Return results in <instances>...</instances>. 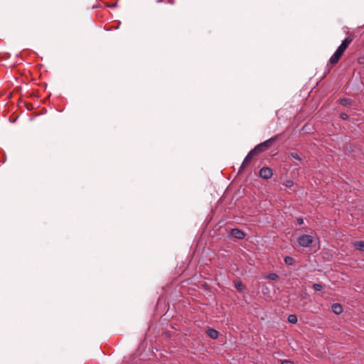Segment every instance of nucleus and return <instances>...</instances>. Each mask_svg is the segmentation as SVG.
<instances>
[{"mask_svg": "<svg viewBox=\"0 0 364 364\" xmlns=\"http://www.w3.org/2000/svg\"><path fill=\"white\" fill-rule=\"evenodd\" d=\"M267 278L271 280H277L279 279V276L275 273H271L267 275Z\"/></svg>", "mask_w": 364, "mask_h": 364, "instance_id": "nucleus-14", "label": "nucleus"}, {"mask_svg": "<svg viewBox=\"0 0 364 364\" xmlns=\"http://www.w3.org/2000/svg\"><path fill=\"white\" fill-rule=\"evenodd\" d=\"M349 103V100L348 99H341V104L343 105H347Z\"/></svg>", "mask_w": 364, "mask_h": 364, "instance_id": "nucleus-17", "label": "nucleus"}, {"mask_svg": "<svg viewBox=\"0 0 364 364\" xmlns=\"http://www.w3.org/2000/svg\"><path fill=\"white\" fill-rule=\"evenodd\" d=\"M340 117L343 119V120H346L348 118V116L346 113H341L340 114Z\"/></svg>", "mask_w": 364, "mask_h": 364, "instance_id": "nucleus-18", "label": "nucleus"}, {"mask_svg": "<svg viewBox=\"0 0 364 364\" xmlns=\"http://www.w3.org/2000/svg\"><path fill=\"white\" fill-rule=\"evenodd\" d=\"M288 321L291 323H295L297 322V317L296 315L291 314L288 317Z\"/></svg>", "mask_w": 364, "mask_h": 364, "instance_id": "nucleus-13", "label": "nucleus"}, {"mask_svg": "<svg viewBox=\"0 0 364 364\" xmlns=\"http://www.w3.org/2000/svg\"><path fill=\"white\" fill-rule=\"evenodd\" d=\"M259 176L264 179H269L272 176V171L269 168L263 167L259 171Z\"/></svg>", "mask_w": 364, "mask_h": 364, "instance_id": "nucleus-3", "label": "nucleus"}, {"mask_svg": "<svg viewBox=\"0 0 364 364\" xmlns=\"http://www.w3.org/2000/svg\"><path fill=\"white\" fill-rule=\"evenodd\" d=\"M255 155L256 154L252 150L247 154L240 168V171L245 168V167L251 161Z\"/></svg>", "mask_w": 364, "mask_h": 364, "instance_id": "nucleus-4", "label": "nucleus"}, {"mask_svg": "<svg viewBox=\"0 0 364 364\" xmlns=\"http://www.w3.org/2000/svg\"><path fill=\"white\" fill-rule=\"evenodd\" d=\"M354 246L357 250L364 252V241H356Z\"/></svg>", "mask_w": 364, "mask_h": 364, "instance_id": "nucleus-10", "label": "nucleus"}, {"mask_svg": "<svg viewBox=\"0 0 364 364\" xmlns=\"http://www.w3.org/2000/svg\"><path fill=\"white\" fill-rule=\"evenodd\" d=\"M290 157L291 159L297 160V161H300L301 160V158H300L299 155L297 153H291L290 154Z\"/></svg>", "mask_w": 364, "mask_h": 364, "instance_id": "nucleus-16", "label": "nucleus"}, {"mask_svg": "<svg viewBox=\"0 0 364 364\" xmlns=\"http://www.w3.org/2000/svg\"><path fill=\"white\" fill-rule=\"evenodd\" d=\"M282 364H294V363L291 360H284L282 361Z\"/></svg>", "mask_w": 364, "mask_h": 364, "instance_id": "nucleus-19", "label": "nucleus"}, {"mask_svg": "<svg viewBox=\"0 0 364 364\" xmlns=\"http://www.w3.org/2000/svg\"><path fill=\"white\" fill-rule=\"evenodd\" d=\"M294 262H295L294 259L291 257L287 256L284 257V262L287 265H292V264H294Z\"/></svg>", "mask_w": 364, "mask_h": 364, "instance_id": "nucleus-12", "label": "nucleus"}, {"mask_svg": "<svg viewBox=\"0 0 364 364\" xmlns=\"http://www.w3.org/2000/svg\"><path fill=\"white\" fill-rule=\"evenodd\" d=\"M297 242L303 247H309L314 242V237L309 235H302L298 237Z\"/></svg>", "mask_w": 364, "mask_h": 364, "instance_id": "nucleus-2", "label": "nucleus"}, {"mask_svg": "<svg viewBox=\"0 0 364 364\" xmlns=\"http://www.w3.org/2000/svg\"><path fill=\"white\" fill-rule=\"evenodd\" d=\"M276 139L277 136L272 137L269 139L262 142V145H264V148L267 149L272 145V144L276 141Z\"/></svg>", "mask_w": 364, "mask_h": 364, "instance_id": "nucleus-7", "label": "nucleus"}, {"mask_svg": "<svg viewBox=\"0 0 364 364\" xmlns=\"http://www.w3.org/2000/svg\"><path fill=\"white\" fill-rule=\"evenodd\" d=\"M291 185H292V182L291 181H287V187H290Z\"/></svg>", "mask_w": 364, "mask_h": 364, "instance_id": "nucleus-21", "label": "nucleus"}, {"mask_svg": "<svg viewBox=\"0 0 364 364\" xmlns=\"http://www.w3.org/2000/svg\"><path fill=\"white\" fill-rule=\"evenodd\" d=\"M266 149L264 148V145H262V143L257 145L252 151H254L255 154L257 153L262 152L265 151Z\"/></svg>", "mask_w": 364, "mask_h": 364, "instance_id": "nucleus-9", "label": "nucleus"}, {"mask_svg": "<svg viewBox=\"0 0 364 364\" xmlns=\"http://www.w3.org/2000/svg\"><path fill=\"white\" fill-rule=\"evenodd\" d=\"M230 235L237 239H242L245 236L242 231L237 228L232 229L230 231Z\"/></svg>", "mask_w": 364, "mask_h": 364, "instance_id": "nucleus-5", "label": "nucleus"}, {"mask_svg": "<svg viewBox=\"0 0 364 364\" xmlns=\"http://www.w3.org/2000/svg\"><path fill=\"white\" fill-rule=\"evenodd\" d=\"M235 287L237 289V290L240 292L242 291L244 289V285L240 281H235Z\"/></svg>", "mask_w": 364, "mask_h": 364, "instance_id": "nucleus-11", "label": "nucleus"}, {"mask_svg": "<svg viewBox=\"0 0 364 364\" xmlns=\"http://www.w3.org/2000/svg\"><path fill=\"white\" fill-rule=\"evenodd\" d=\"M353 41V38L350 37L346 38L341 43V44L336 49V52L333 54V55L329 59L328 63L331 65L336 64L341 56L343 55L345 50Z\"/></svg>", "mask_w": 364, "mask_h": 364, "instance_id": "nucleus-1", "label": "nucleus"}, {"mask_svg": "<svg viewBox=\"0 0 364 364\" xmlns=\"http://www.w3.org/2000/svg\"><path fill=\"white\" fill-rule=\"evenodd\" d=\"M313 288L315 291H321L323 289V287L320 284H314Z\"/></svg>", "mask_w": 364, "mask_h": 364, "instance_id": "nucleus-15", "label": "nucleus"}, {"mask_svg": "<svg viewBox=\"0 0 364 364\" xmlns=\"http://www.w3.org/2000/svg\"><path fill=\"white\" fill-rule=\"evenodd\" d=\"M296 223L298 225H301L304 223V220L302 218H297Z\"/></svg>", "mask_w": 364, "mask_h": 364, "instance_id": "nucleus-20", "label": "nucleus"}, {"mask_svg": "<svg viewBox=\"0 0 364 364\" xmlns=\"http://www.w3.org/2000/svg\"><path fill=\"white\" fill-rule=\"evenodd\" d=\"M331 309L333 312L338 315L341 314L343 311V307L340 304H333Z\"/></svg>", "mask_w": 364, "mask_h": 364, "instance_id": "nucleus-6", "label": "nucleus"}, {"mask_svg": "<svg viewBox=\"0 0 364 364\" xmlns=\"http://www.w3.org/2000/svg\"><path fill=\"white\" fill-rule=\"evenodd\" d=\"M207 333L211 338L213 339L217 338L218 336V332L213 328H208L207 331Z\"/></svg>", "mask_w": 364, "mask_h": 364, "instance_id": "nucleus-8", "label": "nucleus"}]
</instances>
